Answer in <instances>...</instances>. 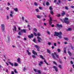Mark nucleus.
<instances>
[{"instance_id": "nucleus-40", "label": "nucleus", "mask_w": 74, "mask_h": 74, "mask_svg": "<svg viewBox=\"0 0 74 74\" xmlns=\"http://www.w3.org/2000/svg\"><path fill=\"white\" fill-rule=\"evenodd\" d=\"M58 37H59L60 38H62V36H61V35H59V36H58Z\"/></svg>"}, {"instance_id": "nucleus-45", "label": "nucleus", "mask_w": 74, "mask_h": 74, "mask_svg": "<svg viewBox=\"0 0 74 74\" xmlns=\"http://www.w3.org/2000/svg\"><path fill=\"white\" fill-rule=\"evenodd\" d=\"M31 37L32 38H33V34H31Z\"/></svg>"}, {"instance_id": "nucleus-59", "label": "nucleus", "mask_w": 74, "mask_h": 74, "mask_svg": "<svg viewBox=\"0 0 74 74\" xmlns=\"http://www.w3.org/2000/svg\"><path fill=\"white\" fill-rule=\"evenodd\" d=\"M70 7L71 8H74V7L73 6H71Z\"/></svg>"}, {"instance_id": "nucleus-24", "label": "nucleus", "mask_w": 74, "mask_h": 74, "mask_svg": "<svg viewBox=\"0 0 74 74\" xmlns=\"http://www.w3.org/2000/svg\"><path fill=\"white\" fill-rule=\"evenodd\" d=\"M44 62L47 64V65H49V64H48L47 62H46V61H45V60L44 59Z\"/></svg>"}, {"instance_id": "nucleus-3", "label": "nucleus", "mask_w": 74, "mask_h": 74, "mask_svg": "<svg viewBox=\"0 0 74 74\" xmlns=\"http://www.w3.org/2000/svg\"><path fill=\"white\" fill-rule=\"evenodd\" d=\"M1 26L2 32H5V31H4V30H5V25L4 24H2Z\"/></svg>"}, {"instance_id": "nucleus-22", "label": "nucleus", "mask_w": 74, "mask_h": 74, "mask_svg": "<svg viewBox=\"0 0 74 74\" xmlns=\"http://www.w3.org/2000/svg\"><path fill=\"white\" fill-rule=\"evenodd\" d=\"M57 51H58V52L59 53L60 52H61V50L59 49H57Z\"/></svg>"}, {"instance_id": "nucleus-13", "label": "nucleus", "mask_w": 74, "mask_h": 74, "mask_svg": "<svg viewBox=\"0 0 74 74\" xmlns=\"http://www.w3.org/2000/svg\"><path fill=\"white\" fill-rule=\"evenodd\" d=\"M20 60H21V58H18L17 59V61L19 63H21V61Z\"/></svg>"}, {"instance_id": "nucleus-20", "label": "nucleus", "mask_w": 74, "mask_h": 74, "mask_svg": "<svg viewBox=\"0 0 74 74\" xmlns=\"http://www.w3.org/2000/svg\"><path fill=\"white\" fill-rule=\"evenodd\" d=\"M14 66H18V64L16 63H15Z\"/></svg>"}, {"instance_id": "nucleus-37", "label": "nucleus", "mask_w": 74, "mask_h": 74, "mask_svg": "<svg viewBox=\"0 0 74 74\" xmlns=\"http://www.w3.org/2000/svg\"><path fill=\"white\" fill-rule=\"evenodd\" d=\"M53 63L55 64L56 65V66H58V64H56V62H55V61H53Z\"/></svg>"}, {"instance_id": "nucleus-61", "label": "nucleus", "mask_w": 74, "mask_h": 74, "mask_svg": "<svg viewBox=\"0 0 74 74\" xmlns=\"http://www.w3.org/2000/svg\"><path fill=\"white\" fill-rule=\"evenodd\" d=\"M11 73H12L11 74H14V72L13 71H12Z\"/></svg>"}, {"instance_id": "nucleus-50", "label": "nucleus", "mask_w": 74, "mask_h": 74, "mask_svg": "<svg viewBox=\"0 0 74 74\" xmlns=\"http://www.w3.org/2000/svg\"><path fill=\"white\" fill-rule=\"evenodd\" d=\"M38 36H40V34L38 33L37 34Z\"/></svg>"}, {"instance_id": "nucleus-33", "label": "nucleus", "mask_w": 74, "mask_h": 74, "mask_svg": "<svg viewBox=\"0 0 74 74\" xmlns=\"http://www.w3.org/2000/svg\"><path fill=\"white\" fill-rule=\"evenodd\" d=\"M50 10H51V11L52 10V7L51 6H50L49 7V8Z\"/></svg>"}, {"instance_id": "nucleus-53", "label": "nucleus", "mask_w": 74, "mask_h": 74, "mask_svg": "<svg viewBox=\"0 0 74 74\" xmlns=\"http://www.w3.org/2000/svg\"><path fill=\"white\" fill-rule=\"evenodd\" d=\"M64 53H66V48H65V50L64 51Z\"/></svg>"}, {"instance_id": "nucleus-58", "label": "nucleus", "mask_w": 74, "mask_h": 74, "mask_svg": "<svg viewBox=\"0 0 74 74\" xmlns=\"http://www.w3.org/2000/svg\"><path fill=\"white\" fill-rule=\"evenodd\" d=\"M25 18L23 16L22 17V20H24V19Z\"/></svg>"}, {"instance_id": "nucleus-51", "label": "nucleus", "mask_w": 74, "mask_h": 74, "mask_svg": "<svg viewBox=\"0 0 74 74\" xmlns=\"http://www.w3.org/2000/svg\"><path fill=\"white\" fill-rule=\"evenodd\" d=\"M10 13L11 14H14V12H13V11L11 12Z\"/></svg>"}, {"instance_id": "nucleus-48", "label": "nucleus", "mask_w": 74, "mask_h": 74, "mask_svg": "<svg viewBox=\"0 0 74 74\" xmlns=\"http://www.w3.org/2000/svg\"><path fill=\"white\" fill-rule=\"evenodd\" d=\"M26 70V68H24L23 69L24 71H25V70Z\"/></svg>"}, {"instance_id": "nucleus-57", "label": "nucleus", "mask_w": 74, "mask_h": 74, "mask_svg": "<svg viewBox=\"0 0 74 74\" xmlns=\"http://www.w3.org/2000/svg\"><path fill=\"white\" fill-rule=\"evenodd\" d=\"M28 37H29V38H32V37H31V36L30 35L28 36Z\"/></svg>"}, {"instance_id": "nucleus-18", "label": "nucleus", "mask_w": 74, "mask_h": 74, "mask_svg": "<svg viewBox=\"0 0 74 74\" xmlns=\"http://www.w3.org/2000/svg\"><path fill=\"white\" fill-rule=\"evenodd\" d=\"M58 67L60 68V69H62V65H60L58 66Z\"/></svg>"}, {"instance_id": "nucleus-26", "label": "nucleus", "mask_w": 74, "mask_h": 74, "mask_svg": "<svg viewBox=\"0 0 74 74\" xmlns=\"http://www.w3.org/2000/svg\"><path fill=\"white\" fill-rule=\"evenodd\" d=\"M40 57L42 59H44V57H43L42 56V55H40Z\"/></svg>"}, {"instance_id": "nucleus-38", "label": "nucleus", "mask_w": 74, "mask_h": 74, "mask_svg": "<svg viewBox=\"0 0 74 74\" xmlns=\"http://www.w3.org/2000/svg\"><path fill=\"white\" fill-rule=\"evenodd\" d=\"M65 9H66V10H69V8H68V7H67V6H65Z\"/></svg>"}, {"instance_id": "nucleus-19", "label": "nucleus", "mask_w": 74, "mask_h": 74, "mask_svg": "<svg viewBox=\"0 0 74 74\" xmlns=\"http://www.w3.org/2000/svg\"><path fill=\"white\" fill-rule=\"evenodd\" d=\"M27 52H28V55H30L31 54V53H30V52H29V51H28V50H27Z\"/></svg>"}, {"instance_id": "nucleus-9", "label": "nucleus", "mask_w": 74, "mask_h": 74, "mask_svg": "<svg viewBox=\"0 0 74 74\" xmlns=\"http://www.w3.org/2000/svg\"><path fill=\"white\" fill-rule=\"evenodd\" d=\"M32 53H33V54L35 55H37V52H36V51H35L34 50L32 51Z\"/></svg>"}, {"instance_id": "nucleus-29", "label": "nucleus", "mask_w": 74, "mask_h": 74, "mask_svg": "<svg viewBox=\"0 0 74 74\" xmlns=\"http://www.w3.org/2000/svg\"><path fill=\"white\" fill-rule=\"evenodd\" d=\"M14 11H15L16 12L18 11V9L17 8H14Z\"/></svg>"}, {"instance_id": "nucleus-14", "label": "nucleus", "mask_w": 74, "mask_h": 74, "mask_svg": "<svg viewBox=\"0 0 74 74\" xmlns=\"http://www.w3.org/2000/svg\"><path fill=\"white\" fill-rule=\"evenodd\" d=\"M54 55H55V56H56L57 58H59V56L56 54V53H54Z\"/></svg>"}, {"instance_id": "nucleus-21", "label": "nucleus", "mask_w": 74, "mask_h": 74, "mask_svg": "<svg viewBox=\"0 0 74 74\" xmlns=\"http://www.w3.org/2000/svg\"><path fill=\"white\" fill-rule=\"evenodd\" d=\"M33 30L35 32H37V29L36 28H34Z\"/></svg>"}, {"instance_id": "nucleus-25", "label": "nucleus", "mask_w": 74, "mask_h": 74, "mask_svg": "<svg viewBox=\"0 0 74 74\" xmlns=\"http://www.w3.org/2000/svg\"><path fill=\"white\" fill-rule=\"evenodd\" d=\"M50 13L51 14V15H53V11L52 10L50 11Z\"/></svg>"}, {"instance_id": "nucleus-62", "label": "nucleus", "mask_w": 74, "mask_h": 74, "mask_svg": "<svg viewBox=\"0 0 74 74\" xmlns=\"http://www.w3.org/2000/svg\"><path fill=\"white\" fill-rule=\"evenodd\" d=\"M6 10H9V8L8 7H7Z\"/></svg>"}, {"instance_id": "nucleus-64", "label": "nucleus", "mask_w": 74, "mask_h": 74, "mask_svg": "<svg viewBox=\"0 0 74 74\" xmlns=\"http://www.w3.org/2000/svg\"><path fill=\"white\" fill-rule=\"evenodd\" d=\"M39 66H41V64L40 63L39 64Z\"/></svg>"}, {"instance_id": "nucleus-17", "label": "nucleus", "mask_w": 74, "mask_h": 74, "mask_svg": "<svg viewBox=\"0 0 74 74\" xmlns=\"http://www.w3.org/2000/svg\"><path fill=\"white\" fill-rule=\"evenodd\" d=\"M8 63L10 64H11V65L12 66H14V64L12 63H11V62H9Z\"/></svg>"}, {"instance_id": "nucleus-11", "label": "nucleus", "mask_w": 74, "mask_h": 74, "mask_svg": "<svg viewBox=\"0 0 74 74\" xmlns=\"http://www.w3.org/2000/svg\"><path fill=\"white\" fill-rule=\"evenodd\" d=\"M21 32L22 33H26V30L25 29H22L21 31Z\"/></svg>"}, {"instance_id": "nucleus-36", "label": "nucleus", "mask_w": 74, "mask_h": 74, "mask_svg": "<svg viewBox=\"0 0 74 74\" xmlns=\"http://www.w3.org/2000/svg\"><path fill=\"white\" fill-rule=\"evenodd\" d=\"M34 5H36V6H37V5H38L37 4V3H34Z\"/></svg>"}, {"instance_id": "nucleus-41", "label": "nucleus", "mask_w": 74, "mask_h": 74, "mask_svg": "<svg viewBox=\"0 0 74 74\" xmlns=\"http://www.w3.org/2000/svg\"><path fill=\"white\" fill-rule=\"evenodd\" d=\"M54 46H55V47H56V46H57V45H56V43H54Z\"/></svg>"}, {"instance_id": "nucleus-5", "label": "nucleus", "mask_w": 74, "mask_h": 74, "mask_svg": "<svg viewBox=\"0 0 74 74\" xmlns=\"http://www.w3.org/2000/svg\"><path fill=\"white\" fill-rule=\"evenodd\" d=\"M34 71L36 73H38V74H41V71L40 70H37V69H34Z\"/></svg>"}, {"instance_id": "nucleus-2", "label": "nucleus", "mask_w": 74, "mask_h": 74, "mask_svg": "<svg viewBox=\"0 0 74 74\" xmlns=\"http://www.w3.org/2000/svg\"><path fill=\"white\" fill-rule=\"evenodd\" d=\"M64 20L65 23L66 24H68L70 23L69 21H68L69 20L68 18L66 17L64 19Z\"/></svg>"}, {"instance_id": "nucleus-31", "label": "nucleus", "mask_w": 74, "mask_h": 74, "mask_svg": "<svg viewBox=\"0 0 74 74\" xmlns=\"http://www.w3.org/2000/svg\"><path fill=\"white\" fill-rule=\"evenodd\" d=\"M46 5H49V3L48 2H47L46 3Z\"/></svg>"}, {"instance_id": "nucleus-10", "label": "nucleus", "mask_w": 74, "mask_h": 74, "mask_svg": "<svg viewBox=\"0 0 74 74\" xmlns=\"http://www.w3.org/2000/svg\"><path fill=\"white\" fill-rule=\"evenodd\" d=\"M14 32H16V27L15 26H14V29H13Z\"/></svg>"}, {"instance_id": "nucleus-39", "label": "nucleus", "mask_w": 74, "mask_h": 74, "mask_svg": "<svg viewBox=\"0 0 74 74\" xmlns=\"http://www.w3.org/2000/svg\"><path fill=\"white\" fill-rule=\"evenodd\" d=\"M10 15L11 17H13V15H12V14H10Z\"/></svg>"}, {"instance_id": "nucleus-6", "label": "nucleus", "mask_w": 74, "mask_h": 74, "mask_svg": "<svg viewBox=\"0 0 74 74\" xmlns=\"http://www.w3.org/2000/svg\"><path fill=\"white\" fill-rule=\"evenodd\" d=\"M53 69H55V70L56 72H58V68L57 67H56L55 66H53Z\"/></svg>"}, {"instance_id": "nucleus-35", "label": "nucleus", "mask_w": 74, "mask_h": 74, "mask_svg": "<svg viewBox=\"0 0 74 74\" xmlns=\"http://www.w3.org/2000/svg\"><path fill=\"white\" fill-rule=\"evenodd\" d=\"M14 72H15V73H18V72L16 71V69H14Z\"/></svg>"}, {"instance_id": "nucleus-15", "label": "nucleus", "mask_w": 74, "mask_h": 74, "mask_svg": "<svg viewBox=\"0 0 74 74\" xmlns=\"http://www.w3.org/2000/svg\"><path fill=\"white\" fill-rule=\"evenodd\" d=\"M65 14L66 13H65V12L63 11L62 13V16H64V15H65Z\"/></svg>"}, {"instance_id": "nucleus-42", "label": "nucleus", "mask_w": 74, "mask_h": 74, "mask_svg": "<svg viewBox=\"0 0 74 74\" xmlns=\"http://www.w3.org/2000/svg\"><path fill=\"white\" fill-rule=\"evenodd\" d=\"M35 48H38V46H37V45H35Z\"/></svg>"}, {"instance_id": "nucleus-44", "label": "nucleus", "mask_w": 74, "mask_h": 74, "mask_svg": "<svg viewBox=\"0 0 74 74\" xmlns=\"http://www.w3.org/2000/svg\"><path fill=\"white\" fill-rule=\"evenodd\" d=\"M36 12H39V10L38 9H36Z\"/></svg>"}, {"instance_id": "nucleus-49", "label": "nucleus", "mask_w": 74, "mask_h": 74, "mask_svg": "<svg viewBox=\"0 0 74 74\" xmlns=\"http://www.w3.org/2000/svg\"><path fill=\"white\" fill-rule=\"evenodd\" d=\"M18 34L19 35H21V32H19Z\"/></svg>"}, {"instance_id": "nucleus-46", "label": "nucleus", "mask_w": 74, "mask_h": 74, "mask_svg": "<svg viewBox=\"0 0 74 74\" xmlns=\"http://www.w3.org/2000/svg\"><path fill=\"white\" fill-rule=\"evenodd\" d=\"M47 33L49 35H50V32H49V31H47Z\"/></svg>"}, {"instance_id": "nucleus-8", "label": "nucleus", "mask_w": 74, "mask_h": 74, "mask_svg": "<svg viewBox=\"0 0 74 74\" xmlns=\"http://www.w3.org/2000/svg\"><path fill=\"white\" fill-rule=\"evenodd\" d=\"M52 19L50 18V20H49V24L50 25H52Z\"/></svg>"}, {"instance_id": "nucleus-16", "label": "nucleus", "mask_w": 74, "mask_h": 74, "mask_svg": "<svg viewBox=\"0 0 74 74\" xmlns=\"http://www.w3.org/2000/svg\"><path fill=\"white\" fill-rule=\"evenodd\" d=\"M52 56H53V59H55L56 58H55V55H54V54H53V53H52L51 54Z\"/></svg>"}, {"instance_id": "nucleus-12", "label": "nucleus", "mask_w": 74, "mask_h": 74, "mask_svg": "<svg viewBox=\"0 0 74 74\" xmlns=\"http://www.w3.org/2000/svg\"><path fill=\"white\" fill-rule=\"evenodd\" d=\"M47 51L48 53H49V54H51V51L49 50V49H47Z\"/></svg>"}, {"instance_id": "nucleus-55", "label": "nucleus", "mask_w": 74, "mask_h": 74, "mask_svg": "<svg viewBox=\"0 0 74 74\" xmlns=\"http://www.w3.org/2000/svg\"><path fill=\"white\" fill-rule=\"evenodd\" d=\"M39 8L40 10H42V7H39Z\"/></svg>"}, {"instance_id": "nucleus-60", "label": "nucleus", "mask_w": 74, "mask_h": 74, "mask_svg": "<svg viewBox=\"0 0 74 74\" xmlns=\"http://www.w3.org/2000/svg\"><path fill=\"white\" fill-rule=\"evenodd\" d=\"M33 41H34V42H36V39H33Z\"/></svg>"}, {"instance_id": "nucleus-28", "label": "nucleus", "mask_w": 74, "mask_h": 74, "mask_svg": "<svg viewBox=\"0 0 74 74\" xmlns=\"http://www.w3.org/2000/svg\"><path fill=\"white\" fill-rule=\"evenodd\" d=\"M68 53H69V55H70V56H71V52H70L69 51H68Z\"/></svg>"}, {"instance_id": "nucleus-56", "label": "nucleus", "mask_w": 74, "mask_h": 74, "mask_svg": "<svg viewBox=\"0 0 74 74\" xmlns=\"http://www.w3.org/2000/svg\"><path fill=\"white\" fill-rule=\"evenodd\" d=\"M40 63L41 64H43V62H42V61H41L40 62Z\"/></svg>"}, {"instance_id": "nucleus-30", "label": "nucleus", "mask_w": 74, "mask_h": 74, "mask_svg": "<svg viewBox=\"0 0 74 74\" xmlns=\"http://www.w3.org/2000/svg\"><path fill=\"white\" fill-rule=\"evenodd\" d=\"M37 17L38 18H41V16H40V15H37Z\"/></svg>"}, {"instance_id": "nucleus-47", "label": "nucleus", "mask_w": 74, "mask_h": 74, "mask_svg": "<svg viewBox=\"0 0 74 74\" xmlns=\"http://www.w3.org/2000/svg\"><path fill=\"white\" fill-rule=\"evenodd\" d=\"M9 19V16H7V19L8 20Z\"/></svg>"}, {"instance_id": "nucleus-32", "label": "nucleus", "mask_w": 74, "mask_h": 74, "mask_svg": "<svg viewBox=\"0 0 74 74\" xmlns=\"http://www.w3.org/2000/svg\"><path fill=\"white\" fill-rule=\"evenodd\" d=\"M32 57L33 58H36V56H34V55H32Z\"/></svg>"}, {"instance_id": "nucleus-1", "label": "nucleus", "mask_w": 74, "mask_h": 74, "mask_svg": "<svg viewBox=\"0 0 74 74\" xmlns=\"http://www.w3.org/2000/svg\"><path fill=\"white\" fill-rule=\"evenodd\" d=\"M54 34V36H59V35H62V33L61 32H55Z\"/></svg>"}, {"instance_id": "nucleus-27", "label": "nucleus", "mask_w": 74, "mask_h": 74, "mask_svg": "<svg viewBox=\"0 0 74 74\" xmlns=\"http://www.w3.org/2000/svg\"><path fill=\"white\" fill-rule=\"evenodd\" d=\"M64 38L65 40H67V41H68V40H69V39H68V38H67L64 37Z\"/></svg>"}, {"instance_id": "nucleus-63", "label": "nucleus", "mask_w": 74, "mask_h": 74, "mask_svg": "<svg viewBox=\"0 0 74 74\" xmlns=\"http://www.w3.org/2000/svg\"><path fill=\"white\" fill-rule=\"evenodd\" d=\"M51 26L52 27H54V25H52Z\"/></svg>"}, {"instance_id": "nucleus-43", "label": "nucleus", "mask_w": 74, "mask_h": 74, "mask_svg": "<svg viewBox=\"0 0 74 74\" xmlns=\"http://www.w3.org/2000/svg\"><path fill=\"white\" fill-rule=\"evenodd\" d=\"M57 16H58V17H60V14H57Z\"/></svg>"}, {"instance_id": "nucleus-34", "label": "nucleus", "mask_w": 74, "mask_h": 74, "mask_svg": "<svg viewBox=\"0 0 74 74\" xmlns=\"http://www.w3.org/2000/svg\"><path fill=\"white\" fill-rule=\"evenodd\" d=\"M33 33H34V36H37V34H36V33H35V32H34Z\"/></svg>"}, {"instance_id": "nucleus-4", "label": "nucleus", "mask_w": 74, "mask_h": 74, "mask_svg": "<svg viewBox=\"0 0 74 74\" xmlns=\"http://www.w3.org/2000/svg\"><path fill=\"white\" fill-rule=\"evenodd\" d=\"M56 27L58 30H60L61 28L63 27V26H62V25H60L59 24H57Z\"/></svg>"}, {"instance_id": "nucleus-23", "label": "nucleus", "mask_w": 74, "mask_h": 74, "mask_svg": "<svg viewBox=\"0 0 74 74\" xmlns=\"http://www.w3.org/2000/svg\"><path fill=\"white\" fill-rule=\"evenodd\" d=\"M66 30L67 31H70V30H71V28H69L68 29H66Z\"/></svg>"}, {"instance_id": "nucleus-7", "label": "nucleus", "mask_w": 74, "mask_h": 74, "mask_svg": "<svg viewBox=\"0 0 74 74\" xmlns=\"http://www.w3.org/2000/svg\"><path fill=\"white\" fill-rule=\"evenodd\" d=\"M37 38L38 39V41L39 42H41V41H42V39L40 37H37Z\"/></svg>"}, {"instance_id": "nucleus-52", "label": "nucleus", "mask_w": 74, "mask_h": 74, "mask_svg": "<svg viewBox=\"0 0 74 74\" xmlns=\"http://www.w3.org/2000/svg\"><path fill=\"white\" fill-rule=\"evenodd\" d=\"M70 62L71 64H73V61H71Z\"/></svg>"}, {"instance_id": "nucleus-54", "label": "nucleus", "mask_w": 74, "mask_h": 74, "mask_svg": "<svg viewBox=\"0 0 74 74\" xmlns=\"http://www.w3.org/2000/svg\"><path fill=\"white\" fill-rule=\"evenodd\" d=\"M48 45H51V43L50 42H49L48 43Z\"/></svg>"}]
</instances>
